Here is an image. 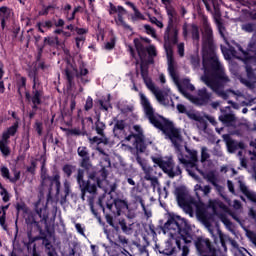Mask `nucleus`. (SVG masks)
Here are the masks:
<instances>
[{"instance_id":"obj_2","label":"nucleus","mask_w":256,"mask_h":256,"mask_svg":"<svg viewBox=\"0 0 256 256\" xmlns=\"http://www.w3.org/2000/svg\"><path fill=\"white\" fill-rule=\"evenodd\" d=\"M165 226L177 231L178 234L174 237L175 244L173 240H168L164 248H160L159 244H156V251L164 256L177 255L179 251H182V256H188L190 251L188 245L194 239L192 226L188 220L181 218V216H170L165 222Z\"/></svg>"},{"instance_id":"obj_38","label":"nucleus","mask_w":256,"mask_h":256,"mask_svg":"<svg viewBox=\"0 0 256 256\" xmlns=\"http://www.w3.org/2000/svg\"><path fill=\"white\" fill-rule=\"evenodd\" d=\"M49 174H47V168H46V158L42 160V166H41V172L40 177L42 178V184H45L46 180L48 179Z\"/></svg>"},{"instance_id":"obj_27","label":"nucleus","mask_w":256,"mask_h":256,"mask_svg":"<svg viewBox=\"0 0 256 256\" xmlns=\"http://www.w3.org/2000/svg\"><path fill=\"white\" fill-rule=\"evenodd\" d=\"M48 180L50 181V186L56 184V193L59 194L61 190V176L59 172H56L53 176L48 175Z\"/></svg>"},{"instance_id":"obj_47","label":"nucleus","mask_w":256,"mask_h":256,"mask_svg":"<svg viewBox=\"0 0 256 256\" xmlns=\"http://www.w3.org/2000/svg\"><path fill=\"white\" fill-rule=\"evenodd\" d=\"M242 30L248 33L255 32L256 24H254L253 22H246V24H242Z\"/></svg>"},{"instance_id":"obj_14","label":"nucleus","mask_w":256,"mask_h":256,"mask_svg":"<svg viewBox=\"0 0 256 256\" xmlns=\"http://www.w3.org/2000/svg\"><path fill=\"white\" fill-rule=\"evenodd\" d=\"M185 150L189 154L190 158H180V161L182 162V164H185L187 168L188 166L194 168L195 166H197L198 152L197 150H191V148H188V146H185Z\"/></svg>"},{"instance_id":"obj_55","label":"nucleus","mask_w":256,"mask_h":256,"mask_svg":"<svg viewBox=\"0 0 256 256\" xmlns=\"http://www.w3.org/2000/svg\"><path fill=\"white\" fill-rule=\"evenodd\" d=\"M37 48H38V54L36 56V62H38V64H40V62L42 61V55H43L44 48H45L44 42L41 45L37 44Z\"/></svg>"},{"instance_id":"obj_17","label":"nucleus","mask_w":256,"mask_h":256,"mask_svg":"<svg viewBox=\"0 0 256 256\" xmlns=\"http://www.w3.org/2000/svg\"><path fill=\"white\" fill-rule=\"evenodd\" d=\"M166 40H169L172 48L174 45L178 44L179 41V30L176 26H174V22L172 23V28H166Z\"/></svg>"},{"instance_id":"obj_57","label":"nucleus","mask_w":256,"mask_h":256,"mask_svg":"<svg viewBox=\"0 0 256 256\" xmlns=\"http://www.w3.org/2000/svg\"><path fill=\"white\" fill-rule=\"evenodd\" d=\"M246 237L256 245V232L254 230H249V228H246Z\"/></svg>"},{"instance_id":"obj_52","label":"nucleus","mask_w":256,"mask_h":256,"mask_svg":"<svg viewBox=\"0 0 256 256\" xmlns=\"http://www.w3.org/2000/svg\"><path fill=\"white\" fill-rule=\"evenodd\" d=\"M0 172H1V176L6 180H10V178H12L8 166H1Z\"/></svg>"},{"instance_id":"obj_62","label":"nucleus","mask_w":256,"mask_h":256,"mask_svg":"<svg viewBox=\"0 0 256 256\" xmlns=\"http://www.w3.org/2000/svg\"><path fill=\"white\" fill-rule=\"evenodd\" d=\"M19 128V122H14V124H12V126H9V138L10 136H15L17 130Z\"/></svg>"},{"instance_id":"obj_56","label":"nucleus","mask_w":256,"mask_h":256,"mask_svg":"<svg viewBox=\"0 0 256 256\" xmlns=\"http://www.w3.org/2000/svg\"><path fill=\"white\" fill-rule=\"evenodd\" d=\"M88 147L87 146H78L77 153L80 156L81 160H84L87 154Z\"/></svg>"},{"instance_id":"obj_33","label":"nucleus","mask_w":256,"mask_h":256,"mask_svg":"<svg viewBox=\"0 0 256 256\" xmlns=\"http://www.w3.org/2000/svg\"><path fill=\"white\" fill-rule=\"evenodd\" d=\"M202 174H203L204 178L208 182H211V184H213V186L216 188L218 178H217L215 172L213 170H210L206 174H204V172H202Z\"/></svg>"},{"instance_id":"obj_49","label":"nucleus","mask_w":256,"mask_h":256,"mask_svg":"<svg viewBox=\"0 0 256 256\" xmlns=\"http://www.w3.org/2000/svg\"><path fill=\"white\" fill-rule=\"evenodd\" d=\"M190 62L194 69L199 68L201 64L200 56L198 54H193L190 58Z\"/></svg>"},{"instance_id":"obj_21","label":"nucleus","mask_w":256,"mask_h":256,"mask_svg":"<svg viewBox=\"0 0 256 256\" xmlns=\"http://www.w3.org/2000/svg\"><path fill=\"white\" fill-rule=\"evenodd\" d=\"M135 142H136V150L138 152H145L147 148V144H145V138L143 136V131H140V134H134Z\"/></svg>"},{"instance_id":"obj_61","label":"nucleus","mask_w":256,"mask_h":256,"mask_svg":"<svg viewBox=\"0 0 256 256\" xmlns=\"http://www.w3.org/2000/svg\"><path fill=\"white\" fill-rule=\"evenodd\" d=\"M118 22L123 26V28H125L126 30H133V28H131V26L129 24H127V22H125L124 17L118 13Z\"/></svg>"},{"instance_id":"obj_40","label":"nucleus","mask_w":256,"mask_h":256,"mask_svg":"<svg viewBox=\"0 0 256 256\" xmlns=\"http://www.w3.org/2000/svg\"><path fill=\"white\" fill-rule=\"evenodd\" d=\"M75 169L76 166L74 164H64V166H62V171L64 172V174H66L68 178L72 176Z\"/></svg>"},{"instance_id":"obj_63","label":"nucleus","mask_w":256,"mask_h":256,"mask_svg":"<svg viewBox=\"0 0 256 256\" xmlns=\"http://www.w3.org/2000/svg\"><path fill=\"white\" fill-rule=\"evenodd\" d=\"M209 247H210V250H208L207 256H218L217 248H216V246H214V244H213V242H211V240H209Z\"/></svg>"},{"instance_id":"obj_43","label":"nucleus","mask_w":256,"mask_h":256,"mask_svg":"<svg viewBox=\"0 0 256 256\" xmlns=\"http://www.w3.org/2000/svg\"><path fill=\"white\" fill-rule=\"evenodd\" d=\"M219 239H220V244L222 246V248L224 249V251H227V241H228V236L227 234H224V232H222V230H219Z\"/></svg>"},{"instance_id":"obj_8","label":"nucleus","mask_w":256,"mask_h":256,"mask_svg":"<svg viewBox=\"0 0 256 256\" xmlns=\"http://www.w3.org/2000/svg\"><path fill=\"white\" fill-rule=\"evenodd\" d=\"M39 78L38 75L35 81V88L32 90V95L29 91L25 92V97L28 102H32V110H38L40 104H42V98L44 96L43 87H39Z\"/></svg>"},{"instance_id":"obj_24","label":"nucleus","mask_w":256,"mask_h":256,"mask_svg":"<svg viewBox=\"0 0 256 256\" xmlns=\"http://www.w3.org/2000/svg\"><path fill=\"white\" fill-rule=\"evenodd\" d=\"M111 98H112L111 94H107V96H102V98L98 100L101 110L108 111L109 108L113 107L111 103Z\"/></svg>"},{"instance_id":"obj_28","label":"nucleus","mask_w":256,"mask_h":256,"mask_svg":"<svg viewBox=\"0 0 256 256\" xmlns=\"http://www.w3.org/2000/svg\"><path fill=\"white\" fill-rule=\"evenodd\" d=\"M213 8H214V20L216 22V25L219 28V22L222 18V13L220 10V4L218 3V0H212Z\"/></svg>"},{"instance_id":"obj_4","label":"nucleus","mask_w":256,"mask_h":256,"mask_svg":"<svg viewBox=\"0 0 256 256\" xmlns=\"http://www.w3.org/2000/svg\"><path fill=\"white\" fill-rule=\"evenodd\" d=\"M81 168H78L76 174L77 183L81 189V198L85 200L87 192L90 194H97L98 186L102 187L103 181L108 178L109 171L106 166L98 171L94 170L89 174V180H84L85 170H90L92 166L89 148L86 150V155L83 160L79 161Z\"/></svg>"},{"instance_id":"obj_59","label":"nucleus","mask_w":256,"mask_h":256,"mask_svg":"<svg viewBox=\"0 0 256 256\" xmlns=\"http://www.w3.org/2000/svg\"><path fill=\"white\" fill-rule=\"evenodd\" d=\"M36 168H37V160H31L30 166H27V172H30V174H36Z\"/></svg>"},{"instance_id":"obj_50","label":"nucleus","mask_w":256,"mask_h":256,"mask_svg":"<svg viewBox=\"0 0 256 256\" xmlns=\"http://www.w3.org/2000/svg\"><path fill=\"white\" fill-rule=\"evenodd\" d=\"M119 224L121 226L123 233H126V235H129V233H131V228L130 226H128L125 218H122L121 220H119Z\"/></svg>"},{"instance_id":"obj_12","label":"nucleus","mask_w":256,"mask_h":256,"mask_svg":"<svg viewBox=\"0 0 256 256\" xmlns=\"http://www.w3.org/2000/svg\"><path fill=\"white\" fill-rule=\"evenodd\" d=\"M194 245L200 256H208L209 251H211L210 238H206V236H197L194 239Z\"/></svg>"},{"instance_id":"obj_20","label":"nucleus","mask_w":256,"mask_h":256,"mask_svg":"<svg viewBox=\"0 0 256 256\" xmlns=\"http://www.w3.org/2000/svg\"><path fill=\"white\" fill-rule=\"evenodd\" d=\"M11 16H12L11 8H8V6H1V8H0V20H1L2 30H5L6 21L9 20V18H11Z\"/></svg>"},{"instance_id":"obj_39","label":"nucleus","mask_w":256,"mask_h":256,"mask_svg":"<svg viewBox=\"0 0 256 256\" xmlns=\"http://www.w3.org/2000/svg\"><path fill=\"white\" fill-rule=\"evenodd\" d=\"M167 14H168L169 20H168V24H167L166 28H168V31H169L170 28H173V22H174L176 10L174 8H170L167 10Z\"/></svg>"},{"instance_id":"obj_42","label":"nucleus","mask_w":256,"mask_h":256,"mask_svg":"<svg viewBox=\"0 0 256 256\" xmlns=\"http://www.w3.org/2000/svg\"><path fill=\"white\" fill-rule=\"evenodd\" d=\"M37 76H38V71H37V68H32L30 70H28V77L29 78H32V90L34 88H36V81H37Z\"/></svg>"},{"instance_id":"obj_44","label":"nucleus","mask_w":256,"mask_h":256,"mask_svg":"<svg viewBox=\"0 0 256 256\" xmlns=\"http://www.w3.org/2000/svg\"><path fill=\"white\" fill-rule=\"evenodd\" d=\"M191 34H192V40H196L197 42H199L200 30H199V26H197V24H192Z\"/></svg>"},{"instance_id":"obj_13","label":"nucleus","mask_w":256,"mask_h":256,"mask_svg":"<svg viewBox=\"0 0 256 256\" xmlns=\"http://www.w3.org/2000/svg\"><path fill=\"white\" fill-rule=\"evenodd\" d=\"M252 64L256 62H244L246 68V78H242V83L248 86V88H255L256 83V70L253 69Z\"/></svg>"},{"instance_id":"obj_23","label":"nucleus","mask_w":256,"mask_h":256,"mask_svg":"<svg viewBox=\"0 0 256 256\" xmlns=\"http://www.w3.org/2000/svg\"><path fill=\"white\" fill-rule=\"evenodd\" d=\"M164 48H165V52H166V55H167V60H168V66L173 58V46L170 42V40H167L166 38V31L164 32Z\"/></svg>"},{"instance_id":"obj_41","label":"nucleus","mask_w":256,"mask_h":256,"mask_svg":"<svg viewBox=\"0 0 256 256\" xmlns=\"http://www.w3.org/2000/svg\"><path fill=\"white\" fill-rule=\"evenodd\" d=\"M16 210H17V216H19L20 212H23L24 214H27L29 207L27 206L26 202H17L16 203Z\"/></svg>"},{"instance_id":"obj_37","label":"nucleus","mask_w":256,"mask_h":256,"mask_svg":"<svg viewBox=\"0 0 256 256\" xmlns=\"http://www.w3.org/2000/svg\"><path fill=\"white\" fill-rule=\"evenodd\" d=\"M0 150L3 156H9L11 154V148L7 145L3 137L0 140Z\"/></svg>"},{"instance_id":"obj_15","label":"nucleus","mask_w":256,"mask_h":256,"mask_svg":"<svg viewBox=\"0 0 256 256\" xmlns=\"http://www.w3.org/2000/svg\"><path fill=\"white\" fill-rule=\"evenodd\" d=\"M34 211L36 216L38 214V216L40 217V222H44L45 224H47L49 220V212L47 211V206H44V204L41 205V200H37L34 203Z\"/></svg>"},{"instance_id":"obj_18","label":"nucleus","mask_w":256,"mask_h":256,"mask_svg":"<svg viewBox=\"0 0 256 256\" xmlns=\"http://www.w3.org/2000/svg\"><path fill=\"white\" fill-rule=\"evenodd\" d=\"M27 216L25 218L26 220V224H28L29 226H36L37 230L39 231V233H42V226L40 224V221L37 220L36 218V211L34 210L33 211H29V208H28V212L26 213Z\"/></svg>"},{"instance_id":"obj_51","label":"nucleus","mask_w":256,"mask_h":256,"mask_svg":"<svg viewBox=\"0 0 256 256\" xmlns=\"http://www.w3.org/2000/svg\"><path fill=\"white\" fill-rule=\"evenodd\" d=\"M105 218H106V222H108L110 226H113V228H115V231H119V224H115L114 216H112V214H106Z\"/></svg>"},{"instance_id":"obj_10","label":"nucleus","mask_w":256,"mask_h":256,"mask_svg":"<svg viewBox=\"0 0 256 256\" xmlns=\"http://www.w3.org/2000/svg\"><path fill=\"white\" fill-rule=\"evenodd\" d=\"M37 239L42 240V245H44L48 256H57V250H56L55 246H53V244H52L50 238H48L47 234H45V232H43V228H42V232H40V236H36L35 238H32V236H29V241H28L29 245H32V243H35V241H37Z\"/></svg>"},{"instance_id":"obj_19","label":"nucleus","mask_w":256,"mask_h":256,"mask_svg":"<svg viewBox=\"0 0 256 256\" xmlns=\"http://www.w3.org/2000/svg\"><path fill=\"white\" fill-rule=\"evenodd\" d=\"M168 72H169L171 78H173L174 82H175L176 84H178L179 91L182 92V91L180 90V87H181V88H184V87L181 86V84L179 83V76H178V74H177V72H176V68H175L174 54L172 55V58H171V60H170V62H169V65H168Z\"/></svg>"},{"instance_id":"obj_36","label":"nucleus","mask_w":256,"mask_h":256,"mask_svg":"<svg viewBox=\"0 0 256 256\" xmlns=\"http://www.w3.org/2000/svg\"><path fill=\"white\" fill-rule=\"evenodd\" d=\"M223 138L227 142L228 150L230 152H234V150H236L237 146H236L234 140H232L230 134H223Z\"/></svg>"},{"instance_id":"obj_46","label":"nucleus","mask_w":256,"mask_h":256,"mask_svg":"<svg viewBox=\"0 0 256 256\" xmlns=\"http://www.w3.org/2000/svg\"><path fill=\"white\" fill-rule=\"evenodd\" d=\"M135 201L139 202L142 206V209L144 210L146 216H151V212H148L147 206L145 205V200L143 199V196L141 195H136L135 196Z\"/></svg>"},{"instance_id":"obj_58","label":"nucleus","mask_w":256,"mask_h":256,"mask_svg":"<svg viewBox=\"0 0 256 256\" xmlns=\"http://www.w3.org/2000/svg\"><path fill=\"white\" fill-rule=\"evenodd\" d=\"M116 42H117L116 37L112 36V38H110V41L106 42L105 49L106 50H113L116 46Z\"/></svg>"},{"instance_id":"obj_45","label":"nucleus","mask_w":256,"mask_h":256,"mask_svg":"<svg viewBox=\"0 0 256 256\" xmlns=\"http://www.w3.org/2000/svg\"><path fill=\"white\" fill-rule=\"evenodd\" d=\"M195 190H196L197 196H198V190H201L202 192H204L205 195H208L211 192V186L209 184H206L205 186H201V184H196Z\"/></svg>"},{"instance_id":"obj_48","label":"nucleus","mask_w":256,"mask_h":256,"mask_svg":"<svg viewBox=\"0 0 256 256\" xmlns=\"http://www.w3.org/2000/svg\"><path fill=\"white\" fill-rule=\"evenodd\" d=\"M220 220L225 224V226L231 231L233 226V222H231L230 218H228L227 214L222 213L220 214Z\"/></svg>"},{"instance_id":"obj_54","label":"nucleus","mask_w":256,"mask_h":256,"mask_svg":"<svg viewBox=\"0 0 256 256\" xmlns=\"http://www.w3.org/2000/svg\"><path fill=\"white\" fill-rule=\"evenodd\" d=\"M144 28H145L147 34H149L153 38H157V32H156L155 28H153V26H151L150 24H145Z\"/></svg>"},{"instance_id":"obj_64","label":"nucleus","mask_w":256,"mask_h":256,"mask_svg":"<svg viewBox=\"0 0 256 256\" xmlns=\"http://www.w3.org/2000/svg\"><path fill=\"white\" fill-rule=\"evenodd\" d=\"M17 86L19 88H26V86H27L26 76H20L19 80H17Z\"/></svg>"},{"instance_id":"obj_6","label":"nucleus","mask_w":256,"mask_h":256,"mask_svg":"<svg viewBox=\"0 0 256 256\" xmlns=\"http://www.w3.org/2000/svg\"><path fill=\"white\" fill-rule=\"evenodd\" d=\"M140 72L144 83L146 84L147 88H149V90L153 92L158 102H160L161 104H166V98L163 90H159L158 88H156L152 78H150L149 76V66L141 63Z\"/></svg>"},{"instance_id":"obj_9","label":"nucleus","mask_w":256,"mask_h":256,"mask_svg":"<svg viewBox=\"0 0 256 256\" xmlns=\"http://www.w3.org/2000/svg\"><path fill=\"white\" fill-rule=\"evenodd\" d=\"M238 50L242 53L243 62H255L256 63V38H251L248 43V48L244 50L241 44H237Z\"/></svg>"},{"instance_id":"obj_30","label":"nucleus","mask_w":256,"mask_h":256,"mask_svg":"<svg viewBox=\"0 0 256 256\" xmlns=\"http://www.w3.org/2000/svg\"><path fill=\"white\" fill-rule=\"evenodd\" d=\"M219 120H221L223 124H226V126H232V124L236 121V116L235 114L231 113L222 114L219 116Z\"/></svg>"},{"instance_id":"obj_16","label":"nucleus","mask_w":256,"mask_h":256,"mask_svg":"<svg viewBox=\"0 0 256 256\" xmlns=\"http://www.w3.org/2000/svg\"><path fill=\"white\" fill-rule=\"evenodd\" d=\"M115 207V211L117 214H121L122 210L129 208L128 200H123L122 198H114L111 204L107 203V208L109 210H113Z\"/></svg>"},{"instance_id":"obj_22","label":"nucleus","mask_w":256,"mask_h":256,"mask_svg":"<svg viewBox=\"0 0 256 256\" xmlns=\"http://www.w3.org/2000/svg\"><path fill=\"white\" fill-rule=\"evenodd\" d=\"M64 76L67 80V88H68V90H71L75 84V82H74L75 74H74L72 68H65Z\"/></svg>"},{"instance_id":"obj_26","label":"nucleus","mask_w":256,"mask_h":256,"mask_svg":"<svg viewBox=\"0 0 256 256\" xmlns=\"http://www.w3.org/2000/svg\"><path fill=\"white\" fill-rule=\"evenodd\" d=\"M81 124H82V128H70V130H68L69 134L75 135V136H88V132L86 130V124H85V120L82 119L81 120Z\"/></svg>"},{"instance_id":"obj_60","label":"nucleus","mask_w":256,"mask_h":256,"mask_svg":"<svg viewBox=\"0 0 256 256\" xmlns=\"http://www.w3.org/2000/svg\"><path fill=\"white\" fill-rule=\"evenodd\" d=\"M93 106H94L93 98H92V96H88L86 99L85 105H84V109L86 111H89L93 108Z\"/></svg>"},{"instance_id":"obj_25","label":"nucleus","mask_w":256,"mask_h":256,"mask_svg":"<svg viewBox=\"0 0 256 256\" xmlns=\"http://www.w3.org/2000/svg\"><path fill=\"white\" fill-rule=\"evenodd\" d=\"M106 128H107L106 123L101 120L100 116H98L95 122V131L100 136V138H103V136H105Z\"/></svg>"},{"instance_id":"obj_29","label":"nucleus","mask_w":256,"mask_h":256,"mask_svg":"<svg viewBox=\"0 0 256 256\" xmlns=\"http://www.w3.org/2000/svg\"><path fill=\"white\" fill-rule=\"evenodd\" d=\"M53 26H54L53 20H45L44 22L36 23V28H38V32H41L42 34H45L44 28L51 30V28H53Z\"/></svg>"},{"instance_id":"obj_7","label":"nucleus","mask_w":256,"mask_h":256,"mask_svg":"<svg viewBox=\"0 0 256 256\" xmlns=\"http://www.w3.org/2000/svg\"><path fill=\"white\" fill-rule=\"evenodd\" d=\"M181 94L191 100L194 104L199 106H206L212 100V93L208 92L207 88H200L198 90V96H193L190 92H187L186 88H181Z\"/></svg>"},{"instance_id":"obj_35","label":"nucleus","mask_w":256,"mask_h":256,"mask_svg":"<svg viewBox=\"0 0 256 256\" xmlns=\"http://www.w3.org/2000/svg\"><path fill=\"white\" fill-rule=\"evenodd\" d=\"M56 44H59V36L44 37V48H46V46H56Z\"/></svg>"},{"instance_id":"obj_3","label":"nucleus","mask_w":256,"mask_h":256,"mask_svg":"<svg viewBox=\"0 0 256 256\" xmlns=\"http://www.w3.org/2000/svg\"><path fill=\"white\" fill-rule=\"evenodd\" d=\"M140 103L150 124L161 130L165 135L166 140H170L176 150H181L183 142L181 130L174 126V122H172V120L165 118V116H162L161 114H157L149 98H147L143 92H140Z\"/></svg>"},{"instance_id":"obj_32","label":"nucleus","mask_w":256,"mask_h":256,"mask_svg":"<svg viewBox=\"0 0 256 256\" xmlns=\"http://www.w3.org/2000/svg\"><path fill=\"white\" fill-rule=\"evenodd\" d=\"M144 172H145V176H144L145 180H151L152 184H156L158 182L157 176H152L151 168L147 166V160H145Z\"/></svg>"},{"instance_id":"obj_11","label":"nucleus","mask_w":256,"mask_h":256,"mask_svg":"<svg viewBox=\"0 0 256 256\" xmlns=\"http://www.w3.org/2000/svg\"><path fill=\"white\" fill-rule=\"evenodd\" d=\"M133 42L137 50L138 56L141 60H143V58H146L147 53L148 56H152L155 59V57L157 56V48H155V46L150 45L145 48L143 42H141L139 38H134Z\"/></svg>"},{"instance_id":"obj_53","label":"nucleus","mask_w":256,"mask_h":256,"mask_svg":"<svg viewBox=\"0 0 256 256\" xmlns=\"http://www.w3.org/2000/svg\"><path fill=\"white\" fill-rule=\"evenodd\" d=\"M56 8H57V4H49L48 6H46L44 8V10L39 12V15L40 16H48L50 10H56Z\"/></svg>"},{"instance_id":"obj_31","label":"nucleus","mask_w":256,"mask_h":256,"mask_svg":"<svg viewBox=\"0 0 256 256\" xmlns=\"http://www.w3.org/2000/svg\"><path fill=\"white\" fill-rule=\"evenodd\" d=\"M88 74L89 70L86 67L85 62H81V64L79 65V76H81V82H83V84H87V82H89V79L86 78Z\"/></svg>"},{"instance_id":"obj_5","label":"nucleus","mask_w":256,"mask_h":256,"mask_svg":"<svg viewBox=\"0 0 256 256\" xmlns=\"http://www.w3.org/2000/svg\"><path fill=\"white\" fill-rule=\"evenodd\" d=\"M152 160L165 174H168L169 178H175V176L182 174L181 166L177 165L175 168V162L171 156L166 160L162 156H152Z\"/></svg>"},{"instance_id":"obj_1","label":"nucleus","mask_w":256,"mask_h":256,"mask_svg":"<svg viewBox=\"0 0 256 256\" xmlns=\"http://www.w3.org/2000/svg\"><path fill=\"white\" fill-rule=\"evenodd\" d=\"M202 58L203 82L218 96L228 100L229 94L225 92L224 88L230 82V78L215 54L213 28L210 24L204 26Z\"/></svg>"},{"instance_id":"obj_34","label":"nucleus","mask_w":256,"mask_h":256,"mask_svg":"<svg viewBox=\"0 0 256 256\" xmlns=\"http://www.w3.org/2000/svg\"><path fill=\"white\" fill-rule=\"evenodd\" d=\"M113 121L115 122L113 132H116V130H125L127 126L126 120H119V118L114 117Z\"/></svg>"}]
</instances>
